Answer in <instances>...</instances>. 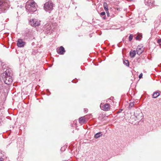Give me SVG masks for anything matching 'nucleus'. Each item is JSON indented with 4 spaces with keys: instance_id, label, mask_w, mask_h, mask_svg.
I'll use <instances>...</instances> for the list:
<instances>
[{
    "instance_id": "obj_19",
    "label": "nucleus",
    "mask_w": 161,
    "mask_h": 161,
    "mask_svg": "<svg viewBox=\"0 0 161 161\" xmlns=\"http://www.w3.org/2000/svg\"><path fill=\"white\" fill-rule=\"evenodd\" d=\"M123 63L127 67L129 66V62L128 60H125L123 61Z\"/></svg>"
},
{
    "instance_id": "obj_10",
    "label": "nucleus",
    "mask_w": 161,
    "mask_h": 161,
    "mask_svg": "<svg viewBox=\"0 0 161 161\" xmlns=\"http://www.w3.org/2000/svg\"><path fill=\"white\" fill-rule=\"evenodd\" d=\"M154 3V0H145L144 3L146 5L151 7Z\"/></svg>"
},
{
    "instance_id": "obj_5",
    "label": "nucleus",
    "mask_w": 161,
    "mask_h": 161,
    "mask_svg": "<svg viewBox=\"0 0 161 161\" xmlns=\"http://www.w3.org/2000/svg\"><path fill=\"white\" fill-rule=\"evenodd\" d=\"M29 23L32 26L36 27L40 25V21L36 19H30Z\"/></svg>"
},
{
    "instance_id": "obj_29",
    "label": "nucleus",
    "mask_w": 161,
    "mask_h": 161,
    "mask_svg": "<svg viewBox=\"0 0 161 161\" xmlns=\"http://www.w3.org/2000/svg\"><path fill=\"white\" fill-rule=\"evenodd\" d=\"M3 156V154L0 151V158L2 157Z\"/></svg>"
},
{
    "instance_id": "obj_17",
    "label": "nucleus",
    "mask_w": 161,
    "mask_h": 161,
    "mask_svg": "<svg viewBox=\"0 0 161 161\" xmlns=\"http://www.w3.org/2000/svg\"><path fill=\"white\" fill-rule=\"evenodd\" d=\"M140 111H136L134 112V115L136 118L139 117V116L140 114Z\"/></svg>"
},
{
    "instance_id": "obj_25",
    "label": "nucleus",
    "mask_w": 161,
    "mask_h": 161,
    "mask_svg": "<svg viewBox=\"0 0 161 161\" xmlns=\"http://www.w3.org/2000/svg\"><path fill=\"white\" fill-rule=\"evenodd\" d=\"M142 76H143V74H142V73H141L139 75V78L140 79H141V78H142Z\"/></svg>"
},
{
    "instance_id": "obj_8",
    "label": "nucleus",
    "mask_w": 161,
    "mask_h": 161,
    "mask_svg": "<svg viewBox=\"0 0 161 161\" xmlns=\"http://www.w3.org/2000/svg\"><path fill=\"white\" fill-rule=\"evenodd\" d=\"M44 30L47 32V34L51 33L52 32V29L51 25L50 24H46L44 26Z\"/></svg>"
},
{
    "instance_id": "obj_31",
    "label": "nucleus",
    "mask_w": 161,
    "mask_h": 161,
    "mask_svg": "<svg viewBox=\"0 0 161 161\" xmlns=\"http://www.w3.org/2000/svg\"><path fill=\"white\" fill-rule=\"evenodd\" d=\"M3 158L2 157L0 158V161H3Z\"/></svg>"
},
{
    "instance_id": "obj_7",
    "label": "nucleus",
    "mask_w": 161,
    "mask_h": 161,
    "mask_svg": "<svg viewBox=\"0 0 161 161\" xmlns=\"http://www.w3.org/2000/svg\"><path fill=\"white\" fill-rule=\"evenodd\" d=\"M101 109L105 111H108L110 109V106L108 103L103 104L101 103L100 105Z\"/></svg>"
},
{
    "instance_id": "obj_27",
    "label": "nucleus",
    "mask_w": 161,
    "mask_h": 161,
    "mask_svg": "<svg viewBox=\"0 0 161 161\" xmlns=\"http://www.w3.org/2000/svg\"><path fill=\"white\" fill-rule=\"evenodd\" d=\"M106 12L107 13V16L108 17H109V13L108 11H106Z\"/></svg>"
},
{
    "instance_id": "obj_6",
    "label": "nucleus",
    "mask_w": 161,
    "mask_h": 161,
    "mask_svg": "<svg viewBox=\"0 0 161 161\" xmlns=\"http://www.w3.org/2000/svg\"><path fill=\"white\" fill-rule=\"evenodd\" d=\"M12 76V75L2 76L4 83L6 84L9 85L12 83L13 80Z\"/></svg>"
},
{
    "instance_id": "obj_2",
    "label": "nucleus",
    "mask_w": 161,
    "mask_h": 161,
    "mask_svg": "<svg viewBox=\"0 0 161 161\" xmlns=\"http://www.w3.org/2000/svg\"><path fill=\"white\" fill-rule=\"evenodd\" d=\"M9 7V2L7 0H0V14L4 12Z\"/></svg>"
},
{
    "instance_id": "obj_16",
    "label": "nucleus",
    "mask_w": 161,
    "mask_h": 161,
    "mask_svg": "<svg viewBox=\"0 0 161 161\" xmlns=\"http://www.w3.org/2000/svg\"><path fill=\"white\" fill-rule=\"evenodd\" d=\"M102 135V132H99L97 133H96L95 135V138H98L99 137H100Z\"/></svg>"
},
{
    "instance_id": "obj_28",
    "label": "nucleus",
    "mask_w": 161,
    "mask_h": 161,
    "mask_svg": "<svg viewBox=\"0 0 161 161\" xmlns=\"http://www.w3.org/2000/svg\"><path fill=\"white\" fill-rule=\"evenodd\" d=\"M84 111L86 112V113H87L88 111V110L87 109V108H84Z\"/></svg>"
},
{
    "instance_id": "obj_12",
    "label": "nucleus",
    "mask_w": 161,
    "mask_h": 161,
    "mask_svg": "<svg viewBox=\"0 0 161 161\" xmlns=\"http://www.w3.org/2000/svg\"><path fill=\"white\" fill-rule=\"evenodd\" d=\"M143 51V48L142 47H138L136 49V52L138 54L140 55L141 54Z\"/></svg>"
},
{
    "instance_id": "obj_30",
    "label": "nucleus",
    "mask_w": 161,
    "mask_h": 161,
    "mask_svg": "<svg viewBox=\"0 0 161 161\" xmlns=\"http://www.w3.org/2000/svg\"><path fill=\"white\" fill-rule=\"evenodd\" d=\"M122 110H123L122 109H120L118 111V112H117V113H120L122 111Z\"/></svg>"
},
{
    "instance_id": "obj_18",
    "label": "nucleus",
    "mask_w": 161,
    "mask_h": 161,
    "mask_svg": "<svg viewBox=\"0 0 161 161\" xmlns=\"http://www.w3.org/2000/svg\"><path fill=\"white\" fill-rule=\"evenodd\" d=\"M103 7L106 11H108V7L106 3H105L104 4Z\"/></svg>"
},
{
    "instance_id": "obj_13",
    "label": "nucleus",
    "mask_w": 161,
    "mask_h": 161,
    "mask_svg": "<svg viewBox=\"0 0 161 161\" xmlns=\"http://www.w3.org/2000/svg\"><path fill=\"white\" fill-rule=\"evenodd\" d=\"M79 122L80 124H84L86 122L85 118L84 117H82L79 119Z\"/></svg>"
},
{
    "instance_id": "obj_14",
    "label": "nucleus",
    "mask_w": 161,
    "mask_h": 161,
    "mask_svg": "<svg viewBox=\"0 0 161 161\" xmlns=\"http://www.w3.org/2000/svg\"><path fill=\"white\" fill-rule=\"evenodd\" d=\"M136 55V52L135 50L133 51H131L130 52V55L132 58H134L135 57Z\"/></svg>"
},
{
    "instance_id": "obj_20",
    "label": "nucleus",
    "mask_w": 161,
    "mask_h": 161,
    "mask_svg": "<svg viewBox=\"0 0 161 161\" xmlns=\"http://www.w3.org/2000/svg\"><path fill=\"white\" fill-rule=\"evenodd\" d=\"M134 103L135 102L134 101L132 102H130L129 105V107L130 108H131L133 107L134 105Z\"/></svg>"
},
{
    "instance_id": "obj_4",
    "label": "nucleus",
    "mask_w": 161,
    "mask_h": 161,
    "mask_svg": "<svg viewBox=\"0 0 161 161\" xmlns=\"http://www.w3.org/2000/svg\"><path fill=\"white\" fill-rule=\"evenodd\" d=\"M54 4L51 1L46 2L44 5V9L46 12L50 13L53 9Z\"/></svg>"
},
{
    "instance_id": "obj_21",
    "label": "nucleus",
    "mask_w": 161,
    "mask_h": 161,
    "mask_svg": "<svg viewBox=\"0 0 161 161\" xmlns=\"http://www.w3.org/2000/svg\"><path fill=\"white\" fill-rule=\"evenodd\" d=\"M133 36L132 35L130 34L129 37V40L130 41L132 40L133 39Z\"/></svg>"
},
{
    "instance_id": "obj_9",
    "label": "nucleus",
    "mask_w": 161,
    "mask_h": 161,
    "mask_svg": "<svg viewBox=\"0 0 161 161\" xmlns=\"http://www.w3.org/2000/svg\"><path fill=\"white\" fill-rule=\"evenodd\" d=\"M56 51L60 55L63 54L65 52L64 47L62 46L57 48Z\"/></svg>"
},
{
    "instance_id": "obj_22",
    "label": "nucleus",
    "mask_w": 161,
    "mask_h": 161,
    "mask_svg": "<svg viewBox=\"0 0 161 161\" xmlns=\"http://www.w3.org/2000/svg\"><path fill=\"white\" fill-rule=\"evenodd\" d=\"M66 148V146H64L61 148V151H64Z\"/></svg>"
},
{
    "instance_id": "obj_24",
    "label": "nucleus",
    "mask_w": 161,
    "mask_h": 161,
    "mask_svg": "<svg viewBox=\"0 0 161 161\" xmlns=\"http://www.w3.org/2000/svg\"><path fill=\"white\" fill-rule=\"evenodd\" d=\"M100 14L101 16H104L105 15V13L104 12H101Z\"/></svg>"
},
{
    "instance_id": "obj_3",
    "label": "nucleus",
    "mask_w": 161,
    "mask_h": 161,
    "mask_svg": "<svg viewBox=\"0 0 161 161\" xmlns=\"http://www.w3.org/2000/svg\"><path fill=\"white\" fill-rule=\"evenodd\" d=\"M1 65L3 72L2 74V76L12 75V70L7 66L6 64L3 63H2Z\"/></svg>"
},
{
    "instance_id": "obj_26",
    "label": "nucleus",
    "mask_w": 161,
    "mask_h": 161,
    "mask_svg": "<svg viewBox=\"0 0 161 161\" xmlns=\"http://www.w3.org/2000/svg\"><path fill=\"white\" fill-rule=\"evenodd\" d=\"M158 43L161 44V39H158Z\"/></svg>"
},
{
    "instance_id": "obj_32",
    "label": "nucleus",
    "mask_w": 161,
    "mask_h": 161,
    "mask_svg": "<svg viewBox=\"0 0 161 161\" xmlns=\"http://www.w3.org/2000/svg\"><path fill=\"white\" fill-rule=\"evenodd\" d=\"M103 19H106V16H105L103 17Z\"/></svg>"
},
{
    "instance_id": "obj_23",
    "label": "nucleus",
    "mask_w": 161,
    "mask_h": 161,
    "mask_svg": "<svg viewBox=\"0 0 161 161\" xmlns=\"http://www.w3.org/2000/svg\"><path fill=\"white\" fill-rule=\"evenodd\" d=\"M139 36H142V35L141 34H139L138 36H136V40H139Z\"/></svg>"
},
{
    "instance_id": "obj_15",
    "label": "nucleus",
    "mask_w": 161,
    "mask_h": 161,
    "mask_svg": "<svg viewBox=\"0 0 161 161\" xmlns=\"http://www.w3.org/2000/svg\"><path fill=\"white\" fill-rule=\"evenodd\" d=\"M159 95V93L158 92H155L153 94L152 97L153 98H156Z\"/></svg>"
},
{
    "instance_id": "obj_1",
    "label": "nucleus",
    "mask_w": 161,
    "mask_h": 161,
    "mask_svg": "<svg viewBox=\"0 0 161 161\" xmlns=\"http://www.w3.org/2000/svg\"><path fill=\"white\" fill-rule=\"evenodd\" d=\"M37 5L33 1H30L27 3L25 8L27 11L30 13L33 12L36 10Z\"/></svg>"
},
{
    "instance_id": "obj_11",
    "label": "nucleus",
    "mask_w": 161,
    "mask_h": 161,
    "mask_svg": "<svg viewBox=\"0 0 161 161\" xmlns=\"http://www.w3.org/2000/svg\"><path fill=\"white\" fill-rule=\"evenodd\" d=\"M25 43L21 39H19L17 41V45L19 47H23L25 45Z\"/></svg>"
}]
</instances>
